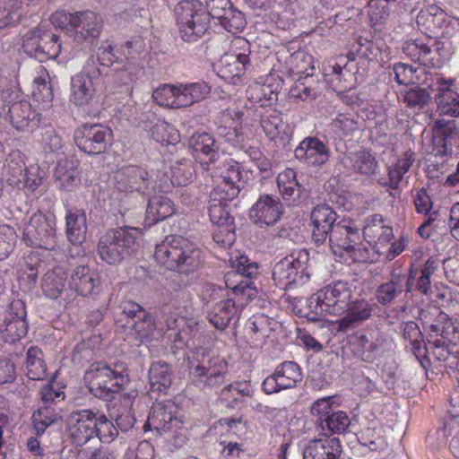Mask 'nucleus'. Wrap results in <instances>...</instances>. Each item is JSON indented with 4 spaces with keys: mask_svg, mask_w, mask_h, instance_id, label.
Returning a JSON list of instances; mask_svg holds the SVG:
<instances>
[{
    "mask_svg": "<svg viewBox=\"0 0 459 459\" xmlns=\"http://www.w3.org/2000/svg\"><path fill=\"white\" fill-rule=\"evenodd\" d=\"M66 428L68 438L75 446H83L95 437L110 443L118 436L117 428L98 409L73 411L67 417Z\"/></svg>",
    "mask_w": 459,
    "mask_h": 459,
    "instance_id": "1",
    "label": "nucleus"
},
{
    "mask_svg": "<svg viewBox=\"0 0 459 459\" xmlns=\"http://www.w3.org/2000/svg\"><path fill=\"white\" fill-rule=\"evenodd\" d=\"M155 260L164 268L188 275L204 263L202 250L181 235H169L156 245Z\"/></svg>",
    "mask_w": 459,
    "mask_h": 459,
    "instance_id": "2",
    "label": "nucleus"
},
{
    "mask_svg": "<svg viewBox=\"0 0 459 459\" xmlns=\"http://www.w3.org/2000/svg\"><path fill=\"white\" fill-rule=\"evenodd\" d=\"M84 379L93 396L109 402L128 384V368L123 362H95L85 372Z\"/></svg>",
    "mask_w": 459,
    "mask_h": 459,
    "instance_id": "3",
    "label": "nucleus"
},
{
    "mask_svg": "<svg viewBox=\"0 0 459 459\" xmlns=\"http://www.w3.org/2000/svg\"><path fill=\"white\" fill-rule=\"evenodd\" d=\"M139 229L118 227L108 230L97 245L100 258L109 265H118L132 258L140 248Z\"/></svg>",
    "mask_w": 459,
    "mask_h": 459,
    "instance_id": "4",
    "label": "nucleus"
},
{
    "mask_svg": "<svg viewBox=\"0 0 459 459\" xmlns=\"http://www.w3.org/2000/svg\"><path fill=\"white\" fill-rule=\"evenodd\" d=\"M179 37L187 43L197 42L210 27L209 15L199 0H181L175 8Z\"/></svg>",
    "mask_w": 459,
    "mask_h": 459,
    "instance_id": "5",
    "label": "nucleus"
},
{
    "mask_svg": "<svg viewBox=\"0 0 459 459\" xmlns=\"http://www.w3.org/2000/svg\"><path fill=\"white\" fill-rule=\"evenodd\" d=\"M309 252L299 249L292 252L275 263L273 267L272 279L281 290L289 289L292 284H304L309 278Z\"/></svg>",
    "mask_w": 459,
    "mask_h": 459,
    "instance_id": "6",
    "label": "nucleus"
},
{
    "mask_svg": "<svg viewBox=\"0 0 459 459\" xmlns=\"http://www.w3.org/2000/svg\"><path fill=\"white\" fill-rule=\"evenodd\" d=\"M226 363L219 357H211L204 350L196 352L191 362L193 383L203 390H214L225 382Z\"/></svg>",
    "mask_w": 459,
    "mask_h": 459,
    "instance_id": "7",
    "label": "nucleus"
},
{
    "mask_svg": "<svg viewBox=\"0 0 459 459\" xmlns=\"http://www.w3.org/2000/svg\"><path fill=\"white\" fill-rule=\"evenodd\" d=\"M239 43L243 52L232 51L224 54L216 66L217 74L233 85L241 83L245 77L254 73L255 66V58L251 55L249 42L241 39Z\"/></svg>",
    "mask_w": 459,
    "mask_h": 459,
    "instance_id": "8",
    "label": "nucleus"
},
{
    "mask_svg": "<svg viewBox=\"0 0 459 459\" xmlns=\"http://www.w3.org/2000/svg\"><path fill=\"white\" fill-rule=\"evenodd\" d=\"M211 92V86L204 81L178 85L163 84L153 91L152 97L159 100L160 96L173 98L172 108H186L204 100Z\"/></svg>",
    "mask_w": 459,
    "mask_h": 459,
    "instance_id": "9",
    "label": "nucleus"
},
{
    "mask_svg": "<svg viewBox=\"0 0 459 459\" xmlns=\"http://www.w3.org/2000/svg\"><path fill=\"white\" fill-rule=\"evenodd\" d=\"M230 261L232 271L225 274L226 287L236 294L250 297L255 289L252 279L258 275V264L250 261L245 255L231 256Z\"/></svg>",
    "mask_w": 459,
    "mask_h": 459,
    "instance_id": "10",
    "label": "nucleus"
},
{
    "mask_svg": "<svg viewBox=\"0 0 459 459\" xmlns=\"http://www.w3.org/2000/svg\"><path fill=\"white\" fill-rule=\"evenodd\" d=\"M24 240L33 247L52 249L56 245V218L54 214L35 212L24 229Z\"/></svg>",
    "mask_w": 459,
    "mask_h": 459,
    "instance_id": "11",
    "label": "nucleus"
},
{
    "mask_svg": "<svg viewBox=\"0 0 459 459\" xmlns=\"http://www.w3.org/2000/svg\"><path fill=\"white\" fill-rule=\"evenodd\" d=\"M112 131L101 124H84L74 131V143L82 152L99 155L106 152L112 140Z\"/></svg>",
    "mask_w": 459,
    "mask_h": 459,
    "instance_id": "12",
    "label": "nucleus"
},
{
    "mask_svg": "<svg viewBox=\"0 0 459 459\" xmlns=\"http://www.w3.org/2000/svg\"><path fill=\"white\" fill-rule=\"evenodd\" d=\"M115 186L120 192L144 194L151 184L148 171L137 165H126L118 169L114 175Z\"/></svg>",
    "mask_w": 459,
    "mask_h": 459,
    "instance_id": "13",
    "label": "nucleus"
},
{
    "mask_svg": "<svg viewBox=\"0 0 459 459\" xmlns=\"http://www.w3.org/2000/svg\"><path fill=\"white\" fill-rule=\"evenodd\" d=\"M284 212L279 197L273 195H262L249 209L250 220L258 227L273 226Z\"/></svg>",
    "mask_w": 459,
    "mask_h": 459,
    "instance_id": "14",
    "label": "nucleus"
},
{
    "mask_svg": "<svg viewBox=\"0 0 459 459\" xmlns=\"http://www.w3.org/2000/svg\"><path fill=\"white\" fill-rule=\"evenodd\" d=\"M338 214L326 204H317L310 213L312 241L318 247L325 244L337 224Z\"/></svg>",
    "mask_w": 459,
    "mask_h": 459,
    "instance_id": "15",
    "label": "nucleus"
},
{
    "mask_svg": "<svg viewBox=\"0 0 459 459\" xmlns=\"http://www.w3.org/2000/svg\"><path fill=\"white\" fill-rule=\"evenodd\" d=\"M326 242L332 248L339 247L350 253L356 247H359L363 242V234L354 221L343 219L337 222Z\"/></svg>",
    "mask_w": 459,
    "mask_h": 459,
    "instance_id": "16",
    "label": "nucleus"
},
{
    "mask_svg": "<svg viewBox=\"0 0 459 459\" xmlns=\"http://www.w3.org/2000/svg\"><path fill=\"white\" fill-rule=\"evenodd\" d=\"M177 412V406L169 401L154 403L144 427L158 431H176L183 424L181 419L176 415Z\"/></svg>",
    "mask_w": 459,
    "mask_h": 459,
    "instance_id": "17",
    "label": "nucleus"
},
{
    "mask_svg": "<svg viewBox=\"0 0 459 459\" xmlns=\"http://www.w3.org/2000/svg\"><path fill=\"white\" fill-rule=\"evenodd\" d=\"M102 26V19L95 12L90 10L75 12L73 26L74 41L77 43L92 42L100 35Z\"/></svg>",
    "mask_w": 459,
    "mask_h": 459,
    "instance_id": "18",
    "label": "nucleus"
},
{
    "mask_svg": "<svg viewBox=\"0 0 459 459\" xmlns=\"http://www.w3.org/2000/svg\"><path fill=\"white\" fill-rule=\"evenodd\" d=\"M323 299H325V307L329 315H342L352 299V289L347 281H338L323 289Z\"/></svg>",
    "mask_w": 459,
    "mask_h": 459,
    "instance_id": "19",
    "label": "nucleus"
},
{
    "mask_svg": "<svg viewBox=\"0 0 459 459\" xmlns=\"http://www.w3.org/2000/svg\"><path fill=\"white\" fill-rule=\"evenodd\" d=\"M2 113L8 116L13 127L18 131H32L38 126L39 114L36 113L27 100H20L10 104H4Z\"/></svg>",
    "mask_w": 459,
    "mask_h": 459,
    "instance_id": "20",
    "label": "nucleus"
},
{
    "mask_svg": "<svg viewBox=\"0 0 459 459\" xmlns=\"http://www.w3.org/2000/svg\"><path fill=\"white\" fill-rule=\"evenodd\" d=\"M294 154L296 159L308 166H322L329 160L330 149L317 137L307 136L299 143Z\"/></svg>",
    "mask_w": 459,
    "mask_h": 459,
    "instance_id": "21",
    "label": "nucleus"
},
{
    "mask_svg": "<svg viewBox=\"0 0 459 459\" xmlns=\"http://www.w3.org/2000/svg\"><path fill=\"white\" fill-rule=\"evenodd\" d=\"M68 274L64 267L56 266L46 272L41 281L43 293L52 299L63 298L64 300H71V288L67 284Z\"/></svg>",
    "mask_w": 459,
    "mask_h": 459,
    "instance_id": "22",
    "label": "nucleus"
},
{
    "mask_svg": "<svg viewBox=\"0 0 459 459\" xmlns=\"http://www.w3.org/2000/svg\"><path fill=\"white\" fill-rule=\"evenodd\" d=\"M373 306L366 299H351L345 309L346 315L336 321L337 332L346 333L358 327L371 316Z\"/></svg>",
    "mask_w": 459,
    "mask_h": 459,
    "instance_id": "23",
    "label": "nucleus"
},
{
    "mask_svg": "<svg viewBox=\"0 0 459 459\" xmlns=\"http://www.w3.org/2000/svg\"><path fill=\"white\" fill-rule=\"evenodd\" d=\"M69 288H71L72 299L74 294L80 296H90L100 285L98 274L88 265H78L71 273Z\"/></svg>",
    "mask_w": 459,
    "mask_h": 459,
    "instance_id": "24",
    "label": "nucleus"
},
{
    "mask_svg": "<svg viewBox=\"0 0 459 459\" xmlns=\"http://www.w3.org/2000/svg\"><path fill=\"white\" fill-rule=\"evenodd\" d=\"M342 453L338 437L313 440L304 451V459H339Z\"/></svg>",
    "mask_w": 459,
    "mask_h": 459,
    "instance_id": "25",
    "label": "nucleus"
},
{
    "mask_svg": "<svg viewBox=\"0 0 459 459\" xmlns=\"http://www.w3.org/2000/svg\"><path fill=\"white\" fill-rule=\"evenodd\" d=\"M148 377L152 394H167L172 385L173 371L167 362L156 361L151 365Z\"/></svg>",
    "mask_w": 459,
    "mask_h": 459,
    "instance_id": "26",
    "label": "nucleus"
},
{
    "mask_svg": "<svg viewBox=\"0 0 459 459\" xmlns=\"http://www.w3.org/2000/svg\"><path fill=\"white\" fill-rule=\"evenodd\" d=\"M247 185L243 171L238 163L230 164L221 173V181L214 188H220L223 195L235 199Z\"/></svg>",
    "mask_w": 459,
    "mask_h": 459,
    "instance_id": "27",
    "label": "nucleus"
},
{
    "mask_svg": "<svg viewBox=\"0 0 459 459\" xmlns=\"http://www.w3.org/2000/svg\"><path fill=\"white\" fill-rule=\"evenodd\" d=\"M221 193L220 188H213L210 193L207 207L210 220L216 226L234 222V218L230 216L227 210L228 202L233 200V198H228Z\"/></svg>",
    "mask_w": 459,
    "mask_h": 459,
    "instance_id": "28",
    "label": "nucleus"
},
{
    "mask_svg": "<svg viewBox=\"0 0 459 459\" xmlns=\"http://www.w3.org/2000/svg\"><path fill=\"white\" fill-rule=\"evenodd\" d=\"M405 275L393 271L390 279L380 284L375 292L377 301L382 306L394 303L404 292Z\"/></svg>",
    "mask_w": 459,
    "mask_h": 459,
    "instance_id": "29",
    "label": "nucleus"
},
{
    "mask_svg": "<svg viewBox=\"0 0 459 459\" xmlns=\"http://www.w3.org/2000/svg\"><path fill=\"white\" fill-rule=\"evenodd\" d=\"M385 220L380 214H373L367 220L362 230L363 239L368 238V242L388 243L394 238L392 227L385 223Z\"/></svg>",
    "mask_w": 459,
    "mask_h": 459,
    "instance_id": "30",
    "label": "nucleus"
},
{
    "mask_svg": "<svg viewBox=\"0 0 459 459\" xmlns=\"http://www.w3.org/2000/svg\"><path fill=\"white\" fill-rule=\"evenodd\" d=\"M207 317L216 329L224 330L231 320L239 318V308L232 299H227L216 303Z\"/></svg>",
    "mask_w": 459,
    "mask_h": 459,
    "instance_id": "31",
    "label": "nucleus"
},
{
    "mask_svg": "<svg viewBox=\"0 0 459 459\" xmlns=\"http://www.w3.org/2000/svg\"><path fill=\"white\" fill-rule=\"evenodd\" d=\"M254 390L247 381H236L221 390V399L228 408L239 409L246 397H252Z\"/></svg>",
    "mask_w": 459,
    "mask_h": 459,
    "instance_id": "32",
    "label": "nucleus"
},
{
    "mask_svg": "<svg viewBox=\"0 0 459 459\" xmlns=\"http://www.w3.org/2000/svg\"><path fill=\"white\" fill-rule=\"evenodd\" d=\"M173 202L167 196H153L149 200L146 208L145 223L148 226L153 225L160 221L170 217L175 213Z\"/></svg>",
    "mask_w": 459,
    "mask_h": 459,
    "instance_id": "33",
    "label": "nucleus"
},
{
    "mask_svg": "<svg viewBox=\"0 0 459 459\" xmlns=\"http://www.w3.org/2000/svg\"><path fill=\"white\" fill-rule=\"evenodd\" d=\"M98 84L85 75L75 74L71 80V101L77 106L88 104L92 100Z\"/></svg>",
    "mask_w": 459,
    "mask_h": 459,
    "instance_id": "34",
    "label": "nucleus"
},
{
    "mask_svg": "<svg viewBox=\"0 0 459 459\" xmlns=\"http://www.w3.org/2000/svg\"><path fill=\"white\" fill-rule=\"evenodd\" d=\"M66 236L73 245L84 242L87 233L86 215L80 210H69L65 215Z\"/></svg>",
    "mask_w": 459,
    "mask_h": 459,
    "instance_id": "35",
    "label": "nucleus"
},
{
    "mask_svg": "<svg viewBox=\"0 0 459 459\" xmlns=\"http://www.w3.org/2000/svg\"><path fill=\"white\" fill-rule=\"evenodd\" d=\"M349 167L356 173L364 176H371L377 173L378 162L369 151L361 149L359 151L350 152L346 156Z\"/></svg>",
    "mask_w": 459,
    "mask_h": 459,
    "instance_id": "36",
    "label": "nucleus"
},
{
    "mask_svg": "<svg viewBox=\"0 0 459 459\" xmlns=\"http://www.w3.org/2000/svg\"><path fill=\"white\" fill-rule=\"evenodd\" d=\"M351 419L349 415L342 411H337L326 415L318 421L316 427L325 437L334 434H342L349 431Z\"/></svg>",
    "mask_w": 459,
    "mask_h": 459,
    "instance_id": "37",
    "label": "nucleus"
},
{
    "mask_svg": "<svg viewBox=\"0 0 459 459\" xmlns=\"http://www.w3.org/2000/svg\"><path fill=\"white\" fill-rule=\"evenodd\" d=\"M0 338L4 342H15L27 333L28 326L24 316L11 314L0 323Z\"/></svg>",
    "mask_w": 459,
    "mask_h": 459,
    "instance_id": "38",
    "label": "nucleus"
},
{
    "mask_svg": "<svg viewBox=\"0 0 459 459\" xmlns=\"http://www.w3.org/2000/svg\"><path fill=\"white\" fill-rule=\"evenodd\" d=\"M26 375L31 380H43L47 377V366L43 351L37 346H30L26 353Z\"/></svg>",
    "mask_w": 459,
    "mask_h": 459,
    "instance_id": "39",
    "label": "nucleus"
},
{
    "mask_svg": "<svg viewBox=\"0 0 459 459\" xmlns=\"http://www.w3.org/2000/svg\"><path fill=\"white\" fill-rule=\"evenodd\" d=\"M283 389L296 387L303 375L300 367L294 361H284L278 365L273 372Z\"/></svg>",
    "mask_w": 459,
    "mask_h": 459,
    "instance_id": "40",
    "label": "nucleus"
},
{
    "mask_svg": "<svg viewBox=\"0 0 459 459\" xmlns=\"http://www.w3.org/2000/svg\"><path fill=\"white\" fill-rule=\"evenodd\" d=\"M353 353L362 360L371 362L378 350L377 340L371 334H355L351 341Z\"/></svg>",
    "mask_w": 459,
    "mask_h": 459,
    "instance_id": "41",
    "label": "nucleus"
},
{
    "mask_svg": "<svg viewBox=\"0 0 459 459\" xmlns=\"http://www.w3.org/2000/svg\"><path fill=\"white\" fill-rule=\"evenodd\" d=\"M191 147L199 155L202 153L208 157L211 163H214L219 157V148L215 140L207 133L195 134L190 140Z\"/></svg>",
    "mask_w": 459,
    "mask_h": 459,
    "instance_id": "42",
    "label": "nucleus"
},
{
    "mask_svg": "<svg viewBox=\"0 0 459 459\" xmlns=\"http://www.w3.org/2000/svg\"><path fill=\"white\" fill-rule=\"evenodd\" d=\"M39 56H42V62L48 59H56L61 52V42L59 36L43 25L40 39Z\"/></svg>",
    "mask_w": 459,
    "mask_h": 459,
    "instance_id": "43",
    "label": "nucleus"
},
{
    "mask_svg": "<svg viewBox=\"0 0 459 459\" xmlns=\"http://www.w3.org/2000/svg\"><path fill=\"white\" fill-rule=\"evenodd\" d=\"M442 90L435 95L437 109L443 115L459 117V93L444 87Z\"/></svg>",
    "mask_w": 459,
    "mask_h": 459,
    "instance_id": "44",
    "label": "nucleus"
},
{
    "mask_svg": "<svg viewBox=\"0 0 459 459\" xmlns=\"http://www.w3.org/2000/svg\"><path fill=\"white\" fill-rule=\"evenodd\" d=\"M361 440L371 451H383L386 447L383 429L377 422H372L371 426L361 430Z\"/></svg>",
    "mask_w": 459,
    "mask_h": 459,
    "instance_id": "45",
    "label": "nucleus"
},
{
    "mask_svg": "<svg viewBox=\"0 0 459 459\" xmlns=\"http://www.w3.org/2000/svg\"><path fill=\"white\" fill-rule=\"evenodd\" d=\"M120 312L117 314L115 322L117 327L127 331L129 325L135 322L138 314H142L144 308L133 301H123L119 307Z\"/></svg>",
    "mask_w": 459,
    "mask_h": 459,
    "instance_id": "46",
    "label": "nucleus"
},
{
    "mask_svg": "<svg viewBox=\"0 0 459 459\" xmlns=\"http://www.w3.org/2000/svg\"><path fill=\"white\" fill-rule=\"evenodd\" d=\"M217 21L222 28L232 34L242 31L247 24L243 13L236 9L232 4L231 7H228L223 13V17Z\"/></svg>",
    "mask_w": 459,
    "mask_h": 459,
    "instance_id": "47",
    "label": "nucleus"
},
{
    "mask_svg": "<svg viewBox=\"0 0 459 459\" xmlns=\"http://www.w3.org/2000/svg\"><path fill=\"white\" fill-rule=\"evenodd\" d=\"M435 141H442L452 144L459 140V127L455 120L437 119L433 126Z\"/></svg>",
    "mask_w": 459,
    "mask_h": 459,
    "instance_id": "48",
    "label": "nucleus"
},
{
    "mask_svg": "<svg viewBox=\"0 0 459 459\" xmlns=\"http://www.w3.org/2000/svg\"><path fill=\"white\" fill-rule=\"evenodd\" d=\"M59 420V415L55 408L49 405H42L32 414V422L37 434H42L52 424Z\"/></svg>",
    "mask_w": 459,
    "mask_h": 459,
    "instance_id": "49",
    "label": "nucleus"
},
{
    "mask_svg": "<svg viewBox=\"0 0 459 459\" xmlns=\"http://www.w3.org/2000/svg\"><path fill=\"white\" fill-rule=\"evenodd\" d=\"M43 25L39 24L36 28L28 30L22 36V48L25 54L30 56V57H34L42 63V56H39V48H40V39L42 35Z\"/></svg>",
    "mask_w": 459,
    "mask_h": 459,
    "instance_id": "50",
    "label": "nucleus"
},
{
    "mask_svg": "<svg viewBox=\"0 0 459 459\" xmlns=\"http://www.w3.org/2000/svg\"><path fill=\"white\" fill-rule=\"evenodd\" d=\"M330 126L343 135H351L359 128V117L355 113H340L332 120Z\"/></svg>",
    "mask_w": 459,
    "mask_h": 459,
    "instance_id": "51",
    "label": "nucleus"
},
{
    "mask_svg": "<svg viewBox=\"0 0 459 459\" xmlns=\"http://www.w3.org/2000/svg\"><path fill=\"white\" fill-rule=\"evenodd\" d=\"M155 328L154 319L145 309L138 314L134 324L129 325L127 330L130 334H134L136 339H143L151 335Z\"/></svg>",
    "mask_w": 459,
    "mask_h": 459,
    "instance_id": "52",
    "label": "nucleus"
},
{
    "mask_svg": "<svg viewBox=\"0 0 459 459\" xmlns=\"http://www.w3.org/2000/svg\"><path fill=\"white\" fill-rule=\"evenodd\" d=\"M431 100V95L426 88L415 86L407 90L403 95V101L410 108L423 109Z\"/></svg>",
    "mask_w": 459,
    "mask_h": 459,
    "instance_id": "53",
    "label": "nucleus"
},
{
    "mask_svg": "<svg viewBox=\"0 0 459 459\" xmlns=\"http://www.w3.org/2000/svg\"><path fill=\"white\" fill-rule=\"evenodd\" d=\"M404 51L422 65H433L432 50L427 44L420 41L411 42L406 45Z\"/></svg>",
    "mask_w": 459,
    "mask_h": 459,
    "instance_id": "54",
    "label": "nucleus"
},
{
    "mask_svg": "<svg viewBox=\"0 0 459 459\" xmlns=\"http://www.w3.org/2000/svg\"><path fill=\"white\" fill-rule=\"evenodd\" d=\"M277 182L283 196L290 197L300 194L301 186L296 180V173L293 169H289L279 174Z\"/></svg>",
    "mask_w": 459,
    "mask_h": 459,
    "instance_id": "55",
    "label": "nucleus"
},
{
    "mask_svg": "<svg viewBox=\"0 0 459 459\" xmlns=\"http://www.w3.org/2000/svg\"><path fill=\"white\" fill-rule=\"evenodd\" d=\"M39 142L46 152H55L62 148V138L56 134L52 126L39 128Z\"/></svg>",
    "mask_w": 459,
    "mask_h": 459,
    "instance_id": "56",
    "label": "nucleus"
},
{
    "mask_svg": "<svg viewBox=\"0 0 459 459\" xmlns=\"http://www.w3.org/2000/svg\"><path fill=\"white\" fill-rule=\"evenodd\" d=\"M194 168L191 160H184L182 162H177L171 168V182L178 186H186L194 178Z\"/></svg>",
    "mask_w": 459,
    "mask_h": 459,
    "instance_id": "57",
    "label": "nucleus"
},
{
    "mask_svg": "<svg viewBox=\"0 0 459 459\" xmlns=\"http://www.w3.org/2000/svg\"><path fill=\"white\" fill-rule=\"evenodd\" d=\"M17 242L15 230L9 225H0V261L7 258Z\"/></svg>",
    "mask_w": 459,
    "mask_h": 459,
    "instance_id": "58",
    "label": "nucleus"
},
{
    "mask_svg": "<svg viewBox=\"0 0 459 459\" xmlns=\"http://www.w3.org/2000/svg\"><path fill=\"white\" fill-rule=\"evenodd\" d=\"M322 290L311 295L307 301L308 311L306 314L309 321H318L321 317L328 314V309L325 307V299H323Z\"/></svg>",
    "mask_w": 459,
    "mask_h": 459,
    "instance_id": "59",
    "label": "nucleus"
},
{
    "mask_svg": "<svg viewBox=\"0 0 459 459\" xmlns=\"http://www.w3.org/2000/svg\"><path fill=\"white\" fill-rule=\"evenodd\" d=\"M135 79L136 76L131 66L116 69L113 74L114 83L121 88L120 93L127 96H130L132 93L133 83Z\"/></svg>",
    "mask_w": 459,
    "mask_h": 459,
    "instance_id": "60",
    "label": "nucleus"
},
{
    "mask_svg": "<svg viewBox=\"0 0 459 459\" xmlns=\"http://www.w3.org/2000/svg\"><path fill=\"white\" fill-rule=\"evenodd\" d=\"M235 230L234 222L217 226L212 233V238L222 247H230L236 240Z\"/></svg>",
    "mask_w": 459,
    "mask_h": 459,
    "instance_id": "61",
    "label": "nucleus"
},
{
    "mask_svg": "<svg viewBox=\"0 0 459 459\" xmlns=\"http://www.w3.org/2000/svg\"><path fill=\"white\" fill-rule=\"evenodd\" d=\"M78 74L85 75L91 81L100 83L101 77L108 75V71H105L104 67L100 65V62L96 56L91 55L83 65L82 72H80Z\"/></svg>",
    "mask_w": 459,
    "mask_h": 459,
    "instance_id": "62",
    "label": "nucleus"
},
{
    "mask_svg": "<svg viewBox=\"0 0 459 459\" xmlns=\"http://www.w3.org/2000/svg\"><path fill=\"white\" fill-rule=\"evenodd\" d=\"M261 126L265 134L273 140L283 131L284 123L278 114L265 116L261 120Z\"/></svg>",
    "mask_w": 459,
    "mask_h": 459,
    "instance_id": "63",
    "label": "nucleus"
},
{
    "mask_svg": "<svg viewBox=\"0 0 459 459\" xmlns=\"http://www.w3.org/2000/svg\"><path fill=\"white\" fill-rule=\"evenodd\" d=\"M81 447L82 448L77 452V459H115L113 452L105 446Z\"/></svg>",
    "mask_w": 459,
    "mask_h": 459,
    "instance_id": "64",
    "label": "nucleus"
}]
</instances>
